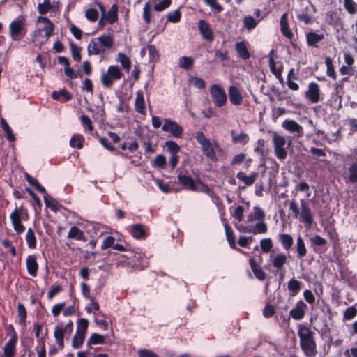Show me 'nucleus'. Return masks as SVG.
<instances>
[{"instance_id": "nucleus-1", "label": "nucleus", "mask_w": 357, "mask_h": 357, "mask_svg": "<svg viewBox=\"0 0 357 357\" xmlns=\"http://www.w3.org/2000/svg\"><path fill=\"white\" fill-rule=\"evenodd\" d=\"M265 217L264 211L259 206H255L252 211L247 215L245 224L234 223V225L236 229L242 233L264 234L268 231Z\"/></svg>"}, {"instance_id": "nucleus-2", "label": "nucleus", "mask_w": 357, "mask_h": 357, "mask_svg": "<svg viewBox=\"0 0 357 357\" xmlns=\"http://www.w3.org/2000/svg\"><path fill=\"white\" fill-rule=\"evenodd\" d=\"M301 350L306 357H315L317 354L314 332L307 324H300L297 326Z\"/></svg>"}, {"instance_id": "nucleus-3", "label": "nucleus", "mask_w": 357, "mask_h": 357, "mask_svg": "<svg viewBox=\"0 0 357 357\" xmlns=\"http://www.w3.org/2000/svg\"><path fill=\"white\" fill-rule=\"evenodd\" d=\"M114 45V38L109 34H102L91 39L87 46L89 55L103 56Z\"/></svg>"}, {"instance_id": "nucleus-4", "label": "nucleus", "mask_w": 357, "mask_h": 357, "mask_svg": "<svg viewBox=\"0 0 357 357\" xmlns=\"http://www.w3.org/2000/svg\"><path fill=\"white\" fill-rule=\"evenodd\" d=\"M301 209H299L296 201L293 199L289 203V210L295 218H298L300 221L305 225L310 226L313 222V216L310 207L304 199H301Z\"/></svg>"}, {"instance_id": "nucleus-5", "label": "nucleus", "mask_w": 357, "mask_h": 357, "mask_svg": "<svg viewBox=\"0 0 357 357\" xmlns=\"http://www.w3.org/2000/svg\"><path fill=\"white\" fill-rule=\"evenodd\" d=\"M195 139L201 145L202 151L206 157L211 161H217L215 151L220 149L218 143L216 141L211 142L201 131L196 132Z\"/></svg>"}, {"instance_id": "nucleus-6", "label": "nucleus", "mask_w": 357, "mask_h": 357, "mask_svg": "<svg viewBox=\"0 0 357 357\" xmlns=\"http://www.w3.org/2000/svg\"><path fill=\"white\" fill-rule=\"evenodd\" d=\"M9 35L13 40H20L26 34V17L20 15L14 18L9 24Z\"/></svg>"}, {"instance_id": "nucleus-7", "label": "nucleus", "mask_w": 357, "mask_h": 357, "mask_svg": "<svg viewBox=\"0 0 357 357\" xmlns=\"http://www.w3.org/2000/svg\"><path fill=\"white\" fill-rule=\"evenodd\" d=\"M73 323L69 320L67 323L58 321L54 329V337L59 349L64 348V338L70 336L73 331Z\"/></svg>"}, {"instance_id": "nucleus-8", "label": "nucleus", "mask_w": 357, "mask_h": 357, "mask_svg": "<svg viewBox=\"0 0 357 357\" xmlns=\"http://www.w3.org/2000/svg\"><path fill=\"white\" fill-rule=\"evenodd\" d=\"M10 218L14 230L17 234H20L25 230V227L22 222L28 220L29 215L27 209L24 208L23 206H17L10 213Z\"/></svg>"}, {"instance_id": "nucleus-9", "label": "nucleus", "mask_w": 357, "mask_h": 357, "mask_svg": "<svg viewBox=\"0 0 357 357\" xmlns=\"http://www.w3.org/2000/svg\"><path fill=\"white\" fill-rule=\"evenodd\" d=\"M37 10L39 14L45 15L50 13L51 16H59L61 13L60 0H38Z\"/></svg>"}, {"instance_id": "nucleus-10", "label": "nucleus", "mask_w": 357, "mask_h": 357, "mask_svg": "<svg viewBox=\"0 0 357 357\" xmlns=\"http://www.w3.org/2000/svg\"><path fill=\"white\" fill-rule=\"evenodd\" d=\"M272 142L276 158L282 161L285 160L287 157L286 137L274 132Z\"/></svg>"}, {"instance_id": "nucleus-11", "label": "nucleus", "mask_w": 357, "mask_h": 357, "mask_svg": "<svg viewBox=\"0 0 357 357\" xmlns=\"http://www.w3.org/2000/svg\"><path fill=\"white\" fill-rule=\"evenodd\" d=\"M122 76L123 73L119 66H110L107 72L101 75L100 81L104 87L109 88L115 81L120 79Z\"/></svg>"}, {"instance_id": "nucleus-12", "label": "nucleus", "mask_w": 357, "mask_h": 357, "mask_svg": "<svg viewBox=\"0 0 357 357\" xmlns=\"http://www.w3.org/2000/svg\"><path fill=\"white\" fill-rule=\"evenodd\" d=\"M210 94L215 105L218 107L224 106L227 102V95L224 89L218 84H212Z\"/></svg>"}, {"instance_id": "nucleus-13", "label": "nucleus", "mask_w": 357, "mask_h": 357, "mask_svg": "<svg viewBox=\"0 0 357 357\" xmlns=\"http://www.w3.org/2000/svg\"><path fill=\"white\" fill-rule=\"evenodd\" d=\"M304 96L311 104H317L321 100L319 85L314 82H310L307 86V89L305 92Z\"/></svg>"}, {"instance_id": "nucleus-14", "label": "nucleus", "mask_w": 357, "mask_h": 357, "mask_svg": "<svg viewBox=\"0 0 357 357\" xmlns=\"http://www.w3.org/2000/svg\"><path fill=\"white\" fill-rule=\"evenodd\" d=\"M162 130L169 132L172 137L176 138L180 137L183 132V129L181 126L169 119H164Z\"/></svg>"}, {"instance_id": "nucleus-15", "label": "nucleus", "mask_w": 357, "mask_h": 357, "mask_svg": "<svg viewBox=\"0 0 357 357\" xmlns=\"http://www.w3.org/2000/svg\"><path fill=\"white\" fill-rule=\"evenodd\" d=\"M36 22L42 23L44 26L41 29H38L35 31L36 35L43 31L45 32V36L47 38H49L53 34L55 26L53 22H52L47 17L40 15L37 17Z\"/></svg>"}, {"instance_id": "nucleus-16", "label": "nucleus", "mask_w": 357, "mask_h": 357, "mask_svg": "<svg viewBox=\"0 0 357 357\" xmlns=\"http://www.w3.org/2000/svg\"><path fill=\"white\" fill-rule=\"evenodd\" d=\"M282 127L290 133L294 134L296 137L303 136L304 131L303 127L294 120L286 119L282 122Z\"/></svg>"}, {"instance_id": "nucleus-17", "label": "nucleus", "mask_w": 357, "mask_h": 357, "mask_svg": "<svg viewBox=\"0 0 357 357\" xmlns=\"http://www.w3.org/2000/svg\"><path fill=\"white\" fill-rule=\"evenodd\" d=\"M198 28L202 38L208 42L214 40V34L210 24L203 20H200L198 22Z\"/></svg>"}, {"instance_id": "nucleus-18", "label": "nucleus", "mask_w": 357, "mask_h": 357, "mask_svg": "<svg viewBox=\"0 0 357 357\" xmlns=\"http://www.w3.org/2000/svg\"><path fill=\"white\" fill-rule=\"evenodd\" d=\"M229 99L231 105L239 106L242 105L243 97L240 89L236 86H230L228 89Z\"/></svg>"}, {"instance_id": "nucleus-19", "label": "nucleus", "mask_w": 357, "mask_h": 357, "mask_svg": "<svg viewBox=\"0 0 357 357\" xmlns=\"http://www.w3.org/2000/svg\"><path fill=\"white\" fill-rule=\"evenodd\" d=\"M18 340H8L2 348L1 357H15Z\"/></svg>"}, {"instance_id": "nucleus-20", "label": "nucleus", "mask_w": 357, "mask_h": 357, "mask_svg": "<svg viewBox=\"0 0 357 357\" xmlns=\"http://www.w3.org/2000/svg\"><path fill=\"white\" fill-rule=\"evenodd\" d=\"M129 232L135 239H142L146 237V227L141 224H135L130 226Z\"/></svg>"}, {"instance_id": "nucleus-21", "label": "nucleus", "mask_w": 357, "mask_h": 357, "mask_svg": "<svg viewBox=\"0 0 357 357\" xmlns=\"http://www.w3.org/2000/svg\"><path fill=\"white\" fill-rule=\"evenodd\" d=\"M26 266L29 274L36 277L38 271L37 257L35 255H29L26 259Z\"/></svg>"}, {"instance_id": "nucleus-22", "label": "nucleus", "mask_w": 357, "mask_h": 357, "mask_svg": "<svg viewBox=\"0 0 357 357\" xmlns=\"http://www.w3.org/2000/svg\"><path fill=\"white\" fill-rule=\"evenodd\" d=\"M179 183H181L188 190L195 191L199 183V179L195 180L192 177L186 175L179 174L178 176Z\"/></svg>"}, {"instance_id": "nucleus-23", "label": "nucleus", "mask_w": 357, "mask_h": 357, "mask_svg": "<svg viewBox=\"0 0 357 357\" xmlns=\"http://www.w3.org/2000/svg\"><path fill=\"white\" fill-rule=\"evenodd\" d=\"M307 305L303 301H298L296 306L291 310L290 315L295 320H301L305 315Z\"/></svg>"}, {"instance_id": "nucleus-24", "label": "nucleus", "mask_w": 357, "mask_h": 357, "mask_svg": "<svg viewBox=\"0 0 357 357\" xmlns=\"http://www.w3.org/2000/svg\"><path fill=\"white\" fill-rule=\"evenodd\" d=\"M280 25L282 34L286 38L291 39L294 36V34L289 27L287 13H284L281 16Z\"/></svg>"}, {"instance_id": "nucleus-25", "label": "nucleus", "mask_w": 357, "mask_h": 357, "mask_svg": "<svg viewBox=\"0 0 357 357\" xmlns=\"http://www.w3.org/2000/svg\"><path fill=\"white\" fill-rule=\"evenodd\" d=\"M258 174L257 172H252L250 175H247L245 172L241 171L237 173V178L244 183L246 186H250L255 182Z\"/></svg>"}, {"instance_id": "nucleus-26", "label": "nucleus", "mask_w": 357, "mask_h": 357, "mask_svg": "<svg viewBox=\"0 0 357 357\" xmlns=\"http://www.w3.org/2000/svg\"><path fill=\"white\" fill-rule=\"evenodd\" d=\"M222 222L225 227L227 240L229 245L231 246V248L236 249V244L235 240V235L232 229L230 227V226L229 225V224L227 223V220L225 218H222Z\"/></svg>"}, {"instance_id": "nucleus-27", "label": "nucleus", "mask_w": 357, "mask_h": 357, "mask_svg": "<svg viewBox=\"0 0 357 357\" xmlns=\"http://www.w3.org/2000/svg\"><path fill=\"white\" fill-rule=\"evenodd\" d=\"M324 38L323 33L310 31L306 34V40L309 46H317V44Z\"/></svg>"}, {"instance_id": "nucleus-28", "label": "nucleus", "mask_w": 357, "mask_h": 357, "mask_svg": "<svg viewBox=\"0 0 357 357\" xmlns=\"http://www.w3.org/2000/svg\"><path fill=\"white\" fill-rule=\"evenodd\" d=\"M135 109L139 114H144L146 113L144 96L142 92L140 91L136 93Z\"/></svg>"}, {"instance_id": "nucleus-29", "label": "nucleus", "mask_w": 357, "mask_h": 357, "mask_svg": "<svg viewBox=\"0 0 357 357\" xmlns=\"http://www.w3.org/2000/svg\"><path fill=\"white\" fill-rule=\"evenodd\" d=\"M235 50L241 59H248L250 57V54L247 48L245 42L241 41L236 43L235 44Z\"/></svg>"}, {"instance_id": "nucleus-30", "label": "nucleus", "mask_w": 357, "mask_h": 357, "mask_svg": "<svg viewBox=\"0 0 357 357\" xmlns=\"http://www.w3.org/2000/svg\"><path fill=\"white\" fill-rule=\"evenodd\" d=\"M67 237L68 238L75 239L77 241H86L83 231H82L79 228H78L76 226H73L70 229Z\"/></svg>"}, {"instance_id": "nucleus-31", "label": "nucleus", "mask_w": 357, "mask_h": 357, "mask_svg": "<svg viewBox=\"0 0 357 357\" xmlns=\"http://www.w3.org/2000/svg\"><path fill=\"white\" fill-rule=\"evenodd\" d=\"M250 264L251 269L255 274V277L260 280H264L266 278V273L261 268V267L257 264L254 258L251 257L250 259Z\"/></svg>"}, {"instance_id": "nucleus-32", "label": "nucleus", "mask_w": 357, "mask_h": 357, "mask_svg": "<svg viewBox=\"0 0 357 357\" xmlns=\"http://www.w3.org/2000/svg\"><path fill=\"white\" fill-rule=\"evenodd\" d=\"M52 98L55 100H62L63 102L69 101L72 98L71 94L65 89L59 91H54Z\"/></svg>"}, {"instance_id": "nucleus-33", "label": "nucleus", "mask_w": 357, "mask_h": 357, "mask_svg": "<svg viewBox=\"0 0 357 357\" xmlns=\"http://www.w3.org/2000/svg\"><path fill=\"white\" fill-rule=\"evenodd\" d=\"M105 20L110 24H114L118 19V6L113 4L105 16Z\"/></svg>"}, {"instance_id": "nucleus-34", "label": "nucleus", "mask_w": 357, "mask_h": 357, "mask_svg": "<svg viewBox=\"0 0 357 357\" xmlns=\"http://www.w3.org/2000/svg\"><path fill=\"white\" fill-rule=\"evenodd\" d=\"M295 249L296 250L297 257L298 258L303 257L306 255L307 249L305 247V242L301 236H298L296 238Z\"/></svg>"}, {"instance_id": "nucleus-35", "label": "nucleus", "mask_w": 357, "mask_h": 357, "mask_svg": "<svg viewBox=\"0 0 357 357\" xmlns=\"http://www.w3.org/2000/svg\"><path fill=\"white\" fill-rule=\"evenodd\" d=\"M346 182L351 183H357V163L354 162L349 167Z\"/></svg>"}, {"instance_id": "nucleus-36", "label": "nucleus", "mask_w": 357, "mask_h": 357, "mask_svg": "<svg viewBox=\"0 0 357 357\" xmlns=\"http://www.w3.org/2000/svg\"><path fill=\"white\" fill-rule=\"evenodd\" d=\"M149 52V63H155L160 59V53L158 49L153 45H148L146 46Z\"/></svg>"}, {"instance_id": "nucleus-37", "label": "nucleus", "mask_w": 357, "mask_h": 357, "mask_svg": "<svg viewBox=\"0 0 357 357\" xmlns=\"http://www.w3.org/2000/svg\"><path fill=\"white\" fill-rule=\"evenodd\" d=\"M287 262V256L284 253H278L273 257L272 264L277 268H282Z\"/></svg>"}, {"instance_id": "nucleus-38", "label": "nucleus", "mask_w": 357, "mask_h": 357, "mask_svg": "<svg viewBox=\"0 0 357 357\" xmlns=\"http://www.w3.org/2000/svg\"><path fill=\"white\" fill-rule=\"evenodd\" d=\"M0 123H1V126L2 129L3 130L6 135L7 139L10 142L15 141V137L14 134L13 133L12 129L10 128V127L9 126V125L8 124L6 121L2 118L0 121Z\"/></svg>"}, {"instance_id": "nucleus-39", "label": "nucleus", "mask_w": 357, "mask_h": 357, "mask_svg": "<svg viewBox=\"0 0 357 357\" xmlns=\"http://www.w3.org/2000/svg\"><path fill=\"white\" fill-rule=\"evenodd\" d=\"M116 61L121 64V66L128 72L131 67L130 59L123 53L119 52L117 55Z\"/></svg>"}, {"instance_id": "nucleus-40", "label": "nucleus", "mask_w": 357, "mask_h": 357, "mask_svg": "<svg viewBox=\"0 0 357 357\" xmlns=\"http://www.w3.org/2000/svg\"><path fill=\"white\" fill-rule=\"evenodd\" d=\"M279 241L285 250H289L293 245V238L287 234H280Z\"/></svg>"}, {"instance_id": "nucleus-41", "label": "nucleus", "mask_w": 357, "mask_h": 357, "mask_svg": "<svg viewBox=\"0 0 357 357\" xmlns=\"http://www.w3.org/2000/svg\"><path fill=\"white\" fill-rule=\"evenodd\" d=\"M231 137L232 141L235 143L245 144L249 140L248 134L244 132H241V133L237 134L235 131H232Z\"/></svg>"}, {"instance_id": "nucleus-42", "label": "nucleus", "mask_w": 357, "mask_h": 357, "mask_svg": "<svg viewBox=\"0 0 357 357\" xmlns=\"http://www.w3.org/2000/svg\"><path fill=\"white\" fill-rule=\"evenodd\" d=\"M43 194L44 202L46 206L53 211H57L59 210V204L56 200L50 197L46 192Z\"/></svg>"}, {"instance_id": "nucleus-43", "label": "nucleus", "mask_w": 357, "mask_h": 357, "mask_svg": "<svg viewBox=\"0 0 357 357\" xmlns=\"http://www.w3.org/2000/svg\"><path fill=\"white\" fill-rule=\"evenodd\" d=\"M343 6L349 14L353 15L357 13V3L354 0H343Z\"/></svg>"}, {"instance_id": "nucleus-44", "label": "nucleus", "mask_w": 357, "mask_h": 357, "mask_svg": "<svg viewBox=\"0 0 357 357\" xmlns=\"http://www.w3.org/2000/svg\"><path fill=\"white\" fill-rule=\"evenodd\" d=\"M25 238H26L27 245L30 249L36 248V238L35 234L31 228H29L27 230Z\"/></svg>"}, {"instance_id": "nucleus-45", "label": "nucleus", "mask_w": 357, "mask_h": 357, "mask_svg": "<svg viewBox=\"0 0 357 357\" xmlns=\"http://www.w3.org/2000/svg\"><path fill=\"white\" fill-rule=\"evenodd\" d=\"M17 317L20 324L25 326L26 321V310L22 303H18L17 305Z\"/></svg>"}, {"instance_id": "nucleus-46", "label": "nucleus", "mask_w": 357, "mask_h": 357, "mask_svg": "<svg viewBox=\"0 0 357 357\" xmlns=\"http://www.w3.org/2000/svg\"><path fill=\"white\" fill-rule=\"evenodd\" d=\"M84 141V137L80 134H75L70 140V145L74 148L81 149Z\"/></svg>"}, {"instance_id": "nucleus-47", "label": "nucleus", "mask_w": 357, "mask_h": 357, "mask_svg": "<svg viewBox=\"0 0 357 357\" xmlns=\"http://www.w3.org/2000/svg\"><path fill=\"white\" fill-rule=\"evenodd\" d=\"M79 119L81 124L84 128V130L91 133L93 130V126L92 125V121L90 118L86 115H82L79 117Z\"/></svg>"}, {"instance_id": "nucleus-48", "label": "nucleus", "mask_w": 357, "mask_h": 357, "mask_svg": "<svg viewBox=\"0 0 357 357\" xmlns=\"http://www.w3.org/2000/svg\"><path fill=\"white\" fill-rule=\"evenodd\" d=\"M259 20H256L252 16L247 15L243 18V26L247 29L248 31H251L255 29Z\"/></svg>"}, {"instance_id": "nucleus-49", "label": "nucleus", "mask_w": 357, "mask_h": 357, "mask_svg": "<svg viewBox=\"0 0 357 357\" xmlns=\"http://www.w3.org/2000/svg\"><path fill=\"white\" fill-rule=\"evenodd\" d=\"M194 63V60L189 56H181L178 59V66L180 68L189 70L192 68Z\"/></svg>"}, {"instance_id": "nucleus-50", "label": "nucleus", "mask_w": 357, "mask_h": 357, "mask_svg": "<svg viewBox=\"0 0 357 357\" xmlns=\"http://www.w3.org/2000/svg\"><path fill=\"white\" fill-rule=\"evenodd\" d=\"M301 287V282L297 280L291 279L287 283L288 290L292 293L293 295H296L298 293Z\"/></svg>"}, {"instance_id": "nucleus-51", "label": "nucleus", "mask_w": 357, "mask_h": 357, "mask_svg": "<svg viewBox=\"0 0 357 357\" xmlns=\"http://www.w3.org/2000/svg\"><path fill=\"white\" fill-rule=\"evenodd\" d=\"M357 314V308L352 305L347 308L343 312V321H347L353 319Z\"/></svg>"}, {"instance_id": "nucleus-52", "label": "nucleus", "mask_w": 357, "mask_h": 357, "mask_svg": "<svg viewBox=\"0 0 357 357\" xmlns=\"http://www.w3.org/2000/svg\"><path fill=\"white\" fill-rule=\"evenodd\" d=\"M89 322L86 319L81 318L77 321V333L86 335Z\"/></svg>"}, {"instance_id": "nucleus-53", "label": "nucleus", "mask_w": 357, "mask_h": 357, "mask_svg": "<svg viewBox=\"0 0 357 357\" xmlns=\"http://www.w3.org/2000/svg\"><path fill=\"white\" fill-rule=\"evenodd\" d=\"M85 335L75 333L72 340V346L75 349L80 348L84 344Z\"/></svg>"}, {"instance_id": "nucleus-54", "label": "nucleus", "mask_w": 357, "mask_h": 357, "mask_svg": "<svg viewBox=\"0 0 357 357\" xmlns=\"http://www.w3.org/2000/svg\"><path fill=\"white\" fill-rule=\"evenodd\" d=\"M25 178L26 181L30 183V185L35 187L40 192L45 193V188L40 185V184L38 182V181L36 178H34L27 173L25 174Z\"/></svg>"}, {"instance_id": "nucleus-55", "label": "nucleus", "mask_w": 357, "mask_h": 357, "mask_svg": "<svg viewBox=\"0 0 357 357\" xmlns=\"http://www.w3.org/2000/svg\"><path fill=\"white\" fill-rule=\"evenodd\" d=\"M43 330V325L41 324L36 323L33 325V332L36 337L37 338L38 344H40L41 342L45 343V339L41 335Z\"/></svg>"}, {"instance_id": "nucleus-56", "label": "nucleus", "mask_w": 357, "mask_h": 357, "mask_svg": "<svg viewBox=\"0 0 357 357\" xmlns=\"http://www.w3.org/2000/svg\"><path fill=\"white\" fill-rule=\"evenodd\" d=\"M166 165V158L163 155H158L151 162L153 168H162Z\"/></svg>"}, {"instance_id": "nucleus-57", "label": "nucleus", "mask_w": 357, "mask_h": 357, "mask_svg": "<svg viewBox=\"0 0 357 357\" xmlns=\"http://www.w3.org/2000/svg\"><path fill=\"white\" fill-rule=\"evenodd\" d=\"M189 83L199 89H204L206 86L204 80L198 77H190L189 78Z\"/></svg>"}, {"instance_id": "nucleus-58", "label": "nucleus", "mask_w": 357, "mask_h": 357, "mask_svg": "<svg viewBox=\"0 0 357 357\" xmlns=\"http://www.w3.org/2000/svg\"><path fill=\"white\" fill-rule=\"evenodd\" d=\"M105 337L98 333H93L87 340V344H98L104 342Z\"/></svg>"}, {"instance_id": "nucleus-59", "label": "nucleus", "mask_w": 357, "mask_h": 357, "mask_svg": "<svg viewBox=\"0 0 357 357\" xmlns=\"http://www.w3.org/2000/svg\"><path fill=\"white\" fill-rule=\"evenodd\" d=\"M181 17V12L179 10H175L169 12L167 15V20L168 22L172 23H177L180 21Z\"/></svg>"}, {"instance_id": "nucleus-60", "label": "nucleus", "mask_w": 357, "mask_h": 357, "mask_svg": "<svg viewBox=\"0 0 357 357\" xmlns=\"http://www.w3.org/2000/svg\"><path fill=\"white\" fill-rule=\"evenodd\" d=\"M243 213H244V208L242 206H238L234 213H232V216L235 218V220L237 221L235 223L241 224V221L243 218Z\"/></svg>"}, {"instance_id": "nucleus-61", "label": "nucleus", "mask_w": 357, "mask_h": 357, "mask_svg": "<svg viewBox=\"0 0 357 357\" xmlns=\"http://www.w3.org/2000/svg\"><path fill=\"white\" fill-rule=\"evenodd\" d=\"M70 51L72 54V56L73 59L76 61H79L82 59L81 55V48L77 45L71 43L70 44Z\"/></svg>"}, {"instance_id": "nucleus-62", "label": "nucleus", "mask_w": 357, "mask_h": 357, "mask_svg": "<svg viewBox=\"0 0 357 357\" xmlns=\"http://www.w3.org/2000/svg\"><path fill=\"white\" fill-rule=\"evenodd\" d=\"M62 291L61 285H52L50 287L47 294L49 300H52L56 295L59 294Z\"/></svg>"}, {"instance_id": "nucleus-63", "label": "nucleus", "mask_w": 357, "mask_h": 357, "mask_svg": "<svg viewBox=\"0 0 357 357\" xmlns=\"http://www.w3.org/2000/svg\"><path fill=\"white\" fill-rule=\"evenodd\" d=\"M260 247L264 252H268L273 248L272 240L269 238L261 240Z\"/></svg>"}, {"instance_id": "nucleus-64", "label": "nucleus", "mask_w": 357, "mask_h": 357, "mask_svg": "<svg viewBox=\"0 0 357 357\" xmlns=\"http://www.w3.org/2000/svg\"><path fill=\"white\" fill-rule=\"evenodd\" d=\"M65 306L66 303L64 302L54 304L51 309L52 315L54 317H57L60 314V313L63 311V308L65 307Z\"/></svg>"}]
</instances>
